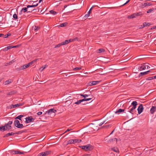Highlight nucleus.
<instances>
[{
  "label": "nucleus",
  "mask_w": 156,
  "mask_h": 156,
  "mask_svg": "<svg viewBox=\"0 0 156 156\" xmlns=\"http://www.w3.org/2000/svg\"><path fill=\"white\" fill-rule=\"evenodd\" d=\"M134 69H137L138 71H141L146 69L145 63H143L136 66Z\"/></svg>",
  "instance_id": "nucleus-1"
},
{
  "label": "nucleus",
  "mask_w": 156,
  "mask_h": 156,
  "mask_svg": "<svg viewBox=\"0 0 156 156\" xmlns=\"http://www.w3.org/2000/svg\"><path fill=\"white\" fill-rule=\"evenodd\" d=\"M15 126L19 128H22L24 127L23 125L20 124L19 121L17 119L15 120L14 121Z\"/></svg>",
  "instance_id": "nucleus-2"
},
{
  "label": "nucleus",
  "mask_w": 156,
  "mask_h": 156,
  "mask_svg": "<svg viewBox=\"0 0 156 156\" xmlns=\"http://www.w3.org/2000/svg\"><path fill=\"white\" fill-rule=\"evenodd\" d=\"M56 111H57L56 110L54 109H51L46 112L44 114V115L48 114V115L51 116L52 114L55 113Z\"/></svg>",
  "instance_id": "nucleus-3"
},
{
  "label": "nucleus",
  "mask_w": 156,
  "mask_h": 156,
  "mask_svg": "<svg viewBox=\"0 0 156 156\" xmlns=\"http://www.w3.org/2000/svg\"><path fill=\"white\" fill-rule=\"evenodd\" d=\"M83 149L85 151H90L93 149V147L90 144H88L86 146H84Z\"/></svg>",
  "instance_id": "nucleus-4"
},
{
  "label": "nucleus",
  "mask_w": 156,
  "mask_h": 156,
  "mask_svg": "<svg viewBox=\"0 0 156 156\" xmlns=\"http://www.w3.org/2000/svg\"><path fill=\"white\" fill-rule=\"evenodd\" d=\"M81 141V140L80 139H71L68 141L67 144H74L76 143H79Z\"/></svg>",
  "instance_id": "nucleus-5"
},
{
  "label": "nucleus",
  "mask_w": 156,
  "mask_h": 156,
  "mask_svg": "<svg viewBox=\"0 0 156 156\" xmlns=\"http://www.w3.org/2000/svg\"><path fill=\"white\" fill-rule=\"evenodd\" d=\"M141 14H142L141 13V12H140L138 13H134L131 15L129 16H128V18L129 19H133L136 17V16H140Z\"/></svg>",
  "instance_id": "nucleus-6"
},
{
  "label": "nucleus",
  "mask_w": 156,
  "mask_h": 156,
  "mask_svg": "<svg viewBox=\"0 0 156 156\" xmlns=\"http://www.w3.org/2000/svg\"><path fill=\"white\" fill-rule=\"evenodd\" d=\"M91 98H84L82 100H80L75 102V104H76L79 105L80 104L81 102H83V101H89L91 100Z\"/></svg>",
  "instance_id": "nucleus-7"
},
{
  "label": "nucleus",
  "mask_w": 156,
  "mask_h": 156,
  "mask_svg": "<svg viewBox=\"0 0 156 156\" xmlns=\"http://www.w3.org/2000/svg\"><path fill=\"white\" fill-rule=\"evenodd\" d=\"M25 119V122L27 123H29L31 122H33L34 120V119H33L31 116L27 117Z\"/></svg>",
  "instance_id": "nucleus-8"
},
{
  "label": "nucleus",
  "mask_w": 156,
  "mask_h": 156,
  "mask_svg": "<svg viewBox=\"0 0 156 156\" xmlns=\"http://www.w3.org/2000/svg\"><path fill=\"white\" fill-rule=\"evenodd\" d=\"M152 4L151 3H141L140 4V7L141 8H143L147 5L150 6Z\"/></svg>",
  "instance_id": "nucleus-9"
},
{
  "label": "nucleus",
  "mask_w": 156,
  "mask_h": 156,
  "mask_svg": "<svg viewBox=\"0 0 156 156\" xmlns=\"http://www.w3.org/2000/svg\"><path fill=\"white\" fill-rule=\"evenodd\" d=\"M100 82V81H93L88 83L87 85L88 86H92L95 85Z\"/></svg>",
  "instance_id": "nucleus-10"
},
{
  "label": "nucleus",
  "mask_w": 156,
  "mask_h": 156,
  "mask_svg": "<svg viewBox=\"0 0 156 156\" xmlns=\"http://www.w3.org/2000/svg\"><path fill=\"white\" fill-rule=\"evenodd\" d=\"M143 108L142 105L141 104L138 107L137 110L138 113L139 114H140L143 111Z\"/></svg>",
  "instance_id": "nucleus-11"
},
{
  "label": "nucleus",
  "mask_w": 156,
  "mask_h": 156,
  "mask_svg": "<svg viewBox=\"0 0 156 156\" xmlns=\"http://www.w3.org/2000/svg\"><path fill=\"white\" fill-rule=\"evenodd\" d=\"M49 154V152L48 151H46L39 154L37 156H45Z\"/></svg>",
  "instance_id": "nucleus-12"
},
{
  "label": "nucleus",
  "mask_w": 156,
  "mask_h": 156,
  "mask_svg": "<svg viewBox=\"0 0 156 156\" xmlns=\"http://www.w3.org/2000/svg\"><path fill=\"white\" fill-rule=\"evenodd\" d=\"M136 108V107L130 106L129 107V112L132 114H133L134 112V110Z\"/></svg>",
  "instance_id": "nucleus-13"
},
{
  "label": "nucleus",
  "mask_w": 156,
  "mask_h": 156,
  "mask_svg": "<svg viewBox=\"0 0 156 156\" xmlns=\"http://www.w3.org/2000/svg\"><path fill=\"white\" fill-rule=\"evenodd\" d=\"M73 40L72 39H70L69 40H66L64 42H62L61 43L62 45H65L68 44L69 43L72 42L73 41Z\"/></svg>",
  "instance_id": "nucleus-14"
},
{
  "label": "nucleus",
  "mask_w": 156,
  "mask_h": 156,
  "mask_svg": "<svg viewBox=\"0 0 156 156\" xmlns=\"http://www.w3.org/2000/svg\"><path fill=\"white\" fill-rule=\"evenodd\" d=\"M90 126L91 128H93V129H94V130H98V129L97 128L98 126H96L94 124H90Z\"/></svg>",
  "instance_id": "nucleus-15"
},
{
  "label": "nucleus",
  "mask_w": 156,
  "mask_h": 156,
  "mask_svg": "<svg viewBox=\"0 0 156 156\" xmlns=\"http://www.w3.org/2000/svg\"><path fill=\"white\" fill-rule=\"evenodd\" d=\"M20 105V104H16V105H10L9 107H8V108L9 109H11L13 108H15L17 107H19Z\"/></svg>",
  "instance_id": "nucleus-16"
},
{
  "label": "nucleus",
  "mask_w": 156,
  "mask_h": 156,
  "mask_svg": "<svg viewBox=\"0 0 156 156\" xmlns=\"http://www.w3.org/2000/svg\"><path fill=\"white\" fill-rule=\"evenodd\" d=\"M150 70L144 72H141L139 74V76L140 77L141 76H142L143 75H146L149 72H150Z\"/></svg>",
  "instance_id": "nucleus-17"
},
{
  "label": "nucleus",
  "mask_w": 156,
  "mask_h": 156,
  "mask_svg": "<svg viewBox=\"0 0 156 156\" xmlns=\"http://www.w3.org/2000/svg\"><path fill=\"white\" fill-rule=\"evenodd\" d=\"M156 110V107L152 106L151 110L150 112L151 114H153L154 112Z\"/></svg>",
  "instance_id": "nucleus-18"
},
{
  "label": "nucleus",
  "mask_w": 156,
  "mask_h": 156,
  "mask_svg": "<svg viewBox=\"0 0 156 156\" xmlns=\"http://www.w3.org/2000/svg\"><path fill=\"white\" fill-rule=\"evenodd\" d=\"M26 68V66L25 65L23 66H21L19 68H17V69H18V70H21L24 69H25Z\"/></svg>",
  "instance_id": "nucleus-19"
},
{
  "label": "nucleus",
  "mask_w": 156,
  "mask_h": 156,
  "mask_svg": "<svg viewBox=\"0 0 156 156\" xmlns=\"http://www.w3.org/2000/svg\"><path fill=\"white\" fill-rule=\"evenodd\" d=\"M124 109L120 108L117 110V111H116L115 112V113L119 114V113H121L122 112H124Z\"/></svg>",
  "instance_id": "nucleus-20"
},
{
  "label": "nucleus",
  "mask_w": 156,
  "mask_h": 156,
  "mask_svg": "<svg viewBox=\"0 0 156 156\" xmlns=\"http://www.w3.org/2000/svg\"><path fill=\"white\" fill-rule=\"evenodd\" d=\"M5 130L10 129L11 128V126L8 124H6L5 125Z\"/></svg>",
  "instance_id": "nucleus-21"
},
{
  "label": "nucleus",
  "mask_w": 156,
  "mask_h": 156,
  "mask_svg": "<svg viewBox=\"0 0 156 156\" xmlns=\"http://www.w3.org/2000/svg\"><path fill=\"white\" fill-rule=\"evenodd\" d=\"M137 104V103L136 101H133L131 103L132 106L136 108V106Z\"/></svg>",
  "instance_id": "nucleus-22"
},
{
  "label": "nucleus",
  "mask_w": 156,
  "mask_h": 156,
  "mask_svg": "<svg viewBox=\"0 0 156 156\" xmlns=\"http://www.w3.org/2000/svg\"><path fill=\"white\" fill-rule=\"evenodd\" d=\"M12 48V46H9L5 47L3 50L4 51H7L8 50Z\"/></svg>",
  "instance_id": "nucleus-23"
},
{
  "label": "nucleus",
  "mask_w": 156,
  "mask_h": 156,
  "mask_svg": "<svg viewBox=\"0 0 156 156\" xmlns=\"http://www.w3.org/2000/svg\"><path fill=\"white\" fill-rule=\"evenodd\" d=\"M40 29V27H37L35 26H33L32 27V30L35 31L38 30Z\"/></svg>",
  "instance_id": "nucleus-24"
},
{
  "label": "nucleus",
  "mask_w": 156,
  "mask_h": 156,
  "mask_svg": "<svg viewBox=\"0 0 156 156\" xmlns=\"http://www.w3.org/2000/svg\"><path fill=\"white\" fill-rule=\"evenodd\" d=\"M115 140H116V142H117V139L116 138H115L114 139H109V140H108L107 141L108 142H112V141H114Z\"/></svg>",
  "instance_id": "nucleus-25"
},
{
  "label": "nucleus",
  "mask_w": 156,
  "mask_h": 156,
  "mask_svg": "<svg viewBox=\"0 0 156 156\" xmlns=\"http://www.w3.org/2000/svg\"><path fill=\"white\" fill-rule=\"evenodd\" d=\"M12 153L13 154H23V152H21L19 151H12Z\"/></svg>",
  "instance_id": "nucleus-26"
},
{
  "label": "nucleus",
  "mask_w": 156,
  "mask_h": 156,
  "mask_svg": "<svg viewBox=\"0 0 156 156\" xmlns=\"http://www.w3.org/2000/svg\"><path fill=\"white\" fill-rule=\"evenodd\" d=\"M105 51V50L103 48H100L97 51V52L98 53H100L101 52H104Z\"/></svg>",
  "instance_id": "nucleus-27"
},
{
  "label": "nucleus",
  "mask_w": 156,
  "mask_h": 156,
  "mask_svg": "<svg viewBox=\"0 0 156 156\" xmlns=\"http://www.w3.org/2000/svg\"><path fill=\"white\" fill-rule=\"evenodd\" d=\"M67 24V23H64L58 26L60 27H63L66 26Z\"/></svg>",
  "instance_id": "nucleus-28"
},
{
  "label": "nucleus",
  "mask_w": 156,
  "mask_h": 156,
  "mask_svg": "<svg viewBox=\"0 0 156 156\" xmlns=\"http://www.w3.org/2000/svg\"><path fill=\"white\" fill-rule=\"evenodd\" d=\"M154 9V8H152L151 9H150L147 11V13H150L152 12L154 9Z\"/></svg>",
  "instance_id": "nucleus-29"
},
{
  "label": "nucleus",
  "mask_w": 156,
  "mask_h": 156,
  "mask_svg": "<svg viewBox=\"0 0 156 156\" xmlns=\"http://www.w3.org/2000/svg\"><path fill=\"white\" fill-rule=\"evenodd\" d=\"M88 130L89 132H92L94 131V129H93V128H91L90 124L89 125Z\"/></svg>",
  "instance_id": "nucleus-30"
},
{
  "label": "nucleus",
  "mask_w": 156,
  "mask_h": 156,
  "mask_svg": "<svg viewBox=\"0 0 156 156\" xmlns=\"http://www.w3.org/2000/svg\"><path fill=\"white\" fill-rule=\"evenodd\" d=\"M80 95L82 97H83L84 98H86L87 97H88L90 95H87L86 94H80Z\"/></svg>",
  "instance_id": "nucleus-31"
},
{
  "label": "nucleus",
  "mask_w": 156,
  "mask_h": 156,
  "mask_svg": "<svg viewBox=\"0 0 156 156\" xmlns=\"http://www.w3.org/2000/svg\"><path fill=\"white\" fill-rule=\"evenodd\" d=\"M50 12L54 15H55L57 14V12L55 11H54L53 10H51L50 11Z\"/></svg>",
  "instance_id": "nucleus-32"
},
{
  "label": "nucleus",
  "mask_w": 156,
  "mask_h": 156,
  "mask_svg": "<svg viewBox=\"0 0 156 156\" xmlns=\"http://www.w3.org/2000/svg\"><path fill=\"white\" fill-rule=\"evenodd\" d=\"M14 133H13L12 132H11V133H9L7 134H6L5 136L7 137L9 136L12 135H14Z\"/></svg>",
  "instance_id": "nucleus-33"
},
{
  "label": "nucleus",
  "mask_w": 156,
  "mask_h": 156,
  "mask_svg": "<svg viewBox=\"0 0 156 156\" xmlns=\"http://www.w3.org/2000/svg\"><path fill=\"white\" fill-rule=\"evenodd\" d=\"M0 130L1 131L3 130V131H4L5 130V126H0Z\"/></svg>",
  "instance_id": "nucleus-34"
},
{
  "label": "nucleus",
  "mask_w": 156,
  "mask_h": 156,
  "mask_svg": "<svg viewBox=\"0 0 156 156\" xmlns=\"http://www.w3.org/2000/svg\"><path fill=\"white\" fill-rule=\"evenodd\" d=\"M38 5V4H37L36 5H28L27 6V8H30V7H36V6H37Z\"/></svg>",
  "instance_id": "nucleus-35"
},
{
  "label": "nucleus",
  "mask_w": 156,
  "mask_h": 156,
  "mask_svg": "<svg viewBox=\"0 0 156 156\" xmlns=\"http://www.w3.org/2000/svg\"><path fill=\"white\" fill-rule=\"evenodd\" d=\"M12 82V80H9L7 81H6L5 82V85H7L8 84L10 83H11Z\"/></svg>",
  "instance_id": "nucleus-36"
},
{
  "label": "nucleus",
  "mask_w": 156,
  "mask_h": 156,
  "mask_svg": "<svg viewBox=\"0 0 156 156\" xmlns=\"http://www.w3.org/2000/svg\"><path fill=\"white\" fill-rule=\"evenodd\" d=\"M23 115H21L18 116L16 118V119H18L20 120H21V118L23 117Z\"/></svg>",
  "instance_id": "nucleus-37"
},
{
  "label": "nucleus",
  "mask_w": 156,
  "mask_h": 156,
  "mask_svg": "<svg viewBox=\"0 0 156 156\" xmlns=\"http://www.w3.org/2000/svg\"><path fill=\"white\" fill-rule=\"evenodd\" d=\"M47 65H44V66L41 67L40 69H41V70H43L46 67H47Z\"/></svg>",
  "instance_id": "nucleus-38"
},
{
  "label": "nucleus",
  "mask_w": 156,
  "mask_h": 156,
  "mask_svg": "<svg viewBox=\"0 0 156 156\" xmlns=\"http://www.w3.org/2000/svg\"><path fill=\"white\" fill-rule=\"evenodd\" d=\"M27 8H23L21 10V11H23L24 12H26L27 11Z\"/></svg>",
  "instance_id": "nucleus-39"
},
{
  "label": "nucleus",
  "mask_w": 156,
  "mask_h": 156,
  "mask_svg": "<svg viewBox=\"0 0 156 156\" xmlns=\"http://www.w3.org/2000/svg\"><path fill=\"white\" fill-rule=\"evenodd\" d=\"M37 60V59L34 60V61H32L29 62V63L30 65V66L31 65H32L34 63V62H35Z\"/></svg>",
  "instance_id": "nucleus-40"
},
{
  "label": "nucleus",
  "mask_w": 156,
  "mask_h": 156,
  "mask_svg": "<svg viewBox=\"0 0 156 156\" xmlns=\"http://www.w3.org/2000/svg\"><path fill=\"white\" fill-rule=\"evenodd\" d=\"M112 150L115 151V152H117L118 151V149L117 148H113L112 149Z\"/></svg>",
  "instance_id": "nucleus-41"
},
{
  "label": "nucleus",
  "mask_w": 156,
  "mask_h": 156,
  "mask_svg": "<svg viewBox=\"0 0 156 156\" xmlns=\"http://www.w3.org/2000/svg\"><path fill=\"white\" fill-rule=\"evenodd\" d=\"M10 35V34H5V35H4V38H6L8 37V36H9Z\"/></svg>",
  "instance_id": "nucleus-42"
},
{
  "label": "nucleus",
  "mask_w": 156,
  "mask_h": 156,
  "mask_svg": "<svg viewBox=\"0 0 156 156\" xmlns=\"http://www.w3.org/2000/svg\"><path fill=\"white\" fill-rule=\"evenodd\" d=\"M149 23H144L143 24V26L145 27L149 25Z\"/></svg>",
  "instance_id": "nucleus-43"
},
{
  "label": "nucleus",
  "mask_w": 156,
  "mask_h": 156,
  "mask_svg": "<svg viewBox=\"0 0 156 156\" xmlns=\"http://www.w3.org/2000/svg\"><path fill=\"white\" fill-rule=\"evenodd\" d=\"M62 43H60V44H59L57 45L55 47V48H57V47H60L62 45Z\"/></svg>",
  "instance_id": "nucleus-44"
},
{
  "label": "nucleus",
  "mask_w": 156,
  "mask_h": 156,
  "mask_svg": "<svg viewBox=\"0 0 156 156\" xmlns=\"http://www.w3.org/2000/svg\"><path fill=\"white\" fill-rule=\"evenodd\" d=\"M154 79V77H148V78H147L146 79L147 80H151Z\"/></svg>",
  "instance_id": "nucleus-45"
},
{
  "label": "nucleus",
  "mask_w": 156,
  "mask_h": 156,
  "mask_svg": "<svg viewBox=\"0 0 156 156\" xmlns=\"http://www.w3.org/2000/svg\"><path fill=\"white\" fill-rule=\"evenodd\" d=\"M145 66H146V68H147V69H149L150 68V66L147 65V63H145Z\"/></svg>",
  "instance_id": "nucleus-46"
},
{
  "label": "nucleus",
  "mask_w": 156,
  "mask_h": 156,
  "mask_svg": "<svg viewBox=\"0 0 156 156\" xmlns=\"http://www.w3.org/2000/svg\"><path fill=\"white\" fill-rule=\"evenodd\" d=\"M81 69V68L80 67H76L73 70H79Z\"/></svg>",
  "instance_id": "nucleus-47"
},
{
  "label": "nucleus",
  "mask_w": 156,
  "mask_h": 156,
  "mask_svg": "<svg viewBox=\"0 0 156 156\" xmlns=\"http://www.w3.org/2000/svg\"><path fill=\"white\" fill-rule=\"evenodd\" d=\"M72 130V129H67L65 131V132L63 133H66L67 132H68V131H70L71 130Z\"/></svg>",
  "instance_id": "nucleus-48"
},
{
  "label": "nucleus",
  "mask_w": 156,
  "mask_h": 156,
  "mask_svg": "<svg viewBox=\"0 0 156 156\" xmlns=\"http://www.w3.org/2000/svg\"><path fill=\"white\" fill-rule=\"evenodd\" d=\"M13 17L14 19H17V16L16 14H15L13 15Z\"/></svg>",
  "instance_id": "nucleus-49"
},
{
  "label": "nucleus",
  "mask_w": 156,
  "mask_h": 156,
  "mask_svg": "<svg viewBox=\"0 0 156 156\" xmlns=\"http://www.w3.org/2000/svg\"><path fill=\"white\" fill-rule=\"evenodd\" d=\"M105 122V121H103V122H101L99 124V126H101Z\"/></svg>",
  "instance_id": "nucleus-50"
},
{
  "label": "nucleus",
  "mask_w": 156,
  "mask_h": 156,
  "mask_svg": "<svg viewBox=\"0 0 156 156\" xmlns=\"http://www.w3.org/2000/svg\"><path fill=\"white\" fill-rule=\"evenodd\" d=\"M12 121H10L7 124H8L9 125H10L12 124Z\"/></svg>",
  "instance_id": "nucleus-51"
},
{
  "label": "nucleus",
  "mask_w": 156,
  "mask_h": 156,
  "mask_svg": "<svg viewBox=\"0 0 156 156\" xmlns=\"http://www.w3.org/2000/svg\"><path fill=\"white\" fill-rule=\"evenodd\" d=\"M42 112H38L37 113V114L38 115H41L42 114Z\"/></svg>",
  "instance_id": "nucleus-52"
},
{
  "label": "nucleus",
  "mask_w": 156,
  "mask_h": 156,
  "mask_svg": "<svg viewBox=\"0 0 156 156\" xmlns=\"http://www.w3.org/2000/svg\"><path fill=\"white\" fill-rule=\"evenodd\" d=\"M15 61H14L13 60H12V61H11L10 62H9V65H11L12 63L14 62Z\"/></svg>",
  "instance_id": "nucleus-53"
},
{
  "label": "nucleus",
  "mask_w": 156,
  "mask_h": 156,
  "mask_svg": "<svg viewBox=\"0 0 156 156\" xmlns=\"http://www.w3.org/2000/svg\"><path fill=\"white\" fill-rule=\"evenodd\" d=\"M25 65L26 66V68H28V67H29L30 66L29 63L28 64H27Z\"/></svg>",
  "instance_id": "nucleus-54"
},
{
  "label": "nucleus",
  "mask_w": 156,
  "mask_h": 156,
  "mask_svg": "<svg viewBox=\"0 0 156 156\" xmlns=\"http://www.w3.org/2000/svg\"><path fill=\"white\" fill-rule=\"evenodd\" d=\"M90 156V155L89 154H84V155H83L82 156Z\"/></svg>",
  "instance_id": "nucleus-55"
},
{
  "label": "nucleus",
  "mask_w": 156,
  "mask_h": 156,
  "mask_svg": "<svg viewBox=\"0 0 156 156\" xmlns=\"http://www.w3.org/2000/svg\"><path fill=\"white\" fill-rule=\"evenodd\" d=\"M89 16V14H86L85 16V17L86 18H87V17H88Z\"/></svg>",
  "instance_id": "nucleus-56"
},
{
  "label": "nucleus",
  "mask_w": 156,
  "mask_h": 156,
  "mask_svg": "<svg viewBox=\"0 0 156 156\" xmlns=\"http://www.w3.org/2000/svg\"><path fill=\"white\" fill-rule=\"evenodd\" d=\"M4 35L3 34H0V37H4Z\"/></svg>",
  "instance_id": "nucleus-57"
},
{
  "label": "nucleus",
  "mask_w": 156,
  "mask_h": 156,
  "mask_svg": "<svg viewBox=\"0 0 156 156\" xmlns=\"http://www.w3.org/2000/svg\"><path fill=\"white\" fill-rule=\"evenodd\" d=\"M129 0H128L123 5H124L126 4L127 3H128L129 2Z\"/></svg>",
  "instance_id": "nucleus-58"
},
{
  "label": "nucleus",
  "mask_w": 156,
  "mask_h": 156,
  "mask_svg": "<svg viewBox=\"0 0 156 156\" xmlns=\"http://www.w3.org/2000/svg\"><path fill=\"white\" fill-rule=\"evenodd\" d=\"M18 47V46H17V45L13 46H12V48H16V47Z\"/></svg>",
  "instance_id": "nucleus-59"
},
{
  "label": "nucleus",
  "mask_w": 156,
  "mask_h": 156,
  "mask_svg": "<svg viewBox=\"0 0 156 156\" xmlns=\"http://www.w3.org/2000/svg\"><path fill=\"white\" fill-rule=\"evenodd\" d=\"M11 94H12V92H9V93H8L7 94V95H9Z\"/></svg>",
  "instance_id": "nucleus-60"
},
{
  "label": "nucleus",
  "mask_w": 156,
  "mask_h": 156,
  "mask_svg": "<svg viewBox=\"0 0 156 156\" xmlns=\"http://www.w3.org/2000/svg\"><path fill=\"white\" fill-rule=\"evenodd\" d=\"M91 12V11H89L88 12V14H90V13Z\"/></svg>",
  "instance_id": "nucleus-61"
},
{
  "label": "nucleus",
  "mask_w": 156,
  "mask_h": 156,
  "mask_svg": "<svg viewBox=\"0 0 156 156\" xmlns=\"http://www.w3.org/2000/svg\"><path fill=\"white\" fill-rule=\"evenodd\" d=\"M152 29H156V26H155V27H153Z\"/></svg>",
  "instance_id": "nucleus-62"
},
{
  "label": "nucleus",
  "mask_w": 156,
  "mask_h": 156,
  "mask_svg": "<svg viewBox=\"0 0 156 156\" xmlns=\"http://www.w3.org/2000/svg\"><path fill=\"white\" fill-rule=\"evenodd\" d=\"M93 7H92L90 9L89 11H91V10H92V8H93Z\"/></svg>",
  "instance_id": "nucleus-63"
},
{
  "label": "nucleus",
  "mask_w": 156,
  "mask_h": 156,
  "mask_svg": "<svg viewBox=\"0 0 156 156\" xmlns=\"http://www.w3.org/2000/svg\"><path fill=\"white\" fill-rule=\"evenodd\" d=\"M153 77L154 79H156V76H154Z\"/></svg>",
  "instance_id": "nucleus-64"
}]
</instances>
